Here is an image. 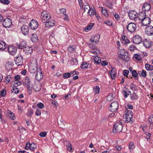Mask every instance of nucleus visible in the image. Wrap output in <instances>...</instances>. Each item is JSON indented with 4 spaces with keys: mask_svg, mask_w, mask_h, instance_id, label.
I'll list each match as a JSON object with an SVG mask.
<instances>
[{
    "mask_svg": "<svg viewBox=\"0 0 153 153\" xmlns=\"http://www.w3.org/2000/svg\"><path fill=\"white\" fill-rule=\"evenodd\" d=\"M128 15L130 19L134 20L137 23L138 22V20L139 19H140L141 16H142L143 15V12H140L137 16V14L136 11L131 10L128 13Z\"/></svg>",
    "mask_w": 153,
    "mask_h": 153,
    "instance_id": "f257e3e1",
    "label": "nucleus"
},
{
    "mask_svg": "<svg viewBox=\"0 0 153 153\" xmlns=\"http://www.w3.org/2000/svg\"><path fill=\"white\" fill-rule=\"evenodd\" d=\"M145 14V12H143V15L141 16L140 19H139L138 20V22L137 23H141L143 25L146 26L150 23V19L149 17H146Z\"/></svg>",
    "mask_w": 153,
    "mask_h": 153,
    "instance_id": "f03ea898",
    "label": "nucleus"
},
{
    "mask_svg": "<svg viewBox=\"0 0 153 153\" xmlns=\"http://www.w3.org/2000/svg\"><path fill=\"white\" fill-rule=\"evenodd\" d=\"M37 69V61L36 59H34L31 62L29 67V70L32 73H35Z\"/></svg>",
    "mask_w": 153,
    "mask_h": 153,
    "instance_id": "7ed1b4c3",
    "label": "nucleus"
},
{
    "mask_svg": "<svg viewBox=\"0 0 153 153\" xmlns=\"http://www.w3.org/2000/svg\"><path fill=\"white\" fill-rule=\"evenodd\" d=\"M125 53V50L124 49L119 50L118 52L119 58L123 61L127 62L129 59L127 55H126Z\"/></svg>",
    "mask_w": 153,
    "mask_h": 153,
    "instance_id": "20e7f679",
    "label": "nucleus"
},
{
    "mask_svg": "<svg viewBox=\"0 0 153 153\" xmlns=\"http://www.w3.org/2000/svg\"><path fill=\"white\" fill-rule=\"evenodd\" d=\"M51 17L50 14L47 11H44L41 13V18L43 23H45L46 21L50 19Z\"/></svg>",
    "mask_w": 153,
    "mask_h": 153,
    "instance_id": "39448f33",
    "label": "nucleus"
},
{
    "mask_svg": "<svg viewBox=\"0 0 153 153\" xmlns=\"http://www.w3.org/2000/svg\"><path fill=\"white\" fill-rule=\"evenodd\" d=\"M133 115V113L130 110L126 111V114L123 116V117L126 119L125 121L126 123L132 121Z\"/></svg>",
    "mask_w": 153,
    "mask_h": 153,
    "instance_id": "423d86ee",
    "label": "nucleus"
},
{
    "mask_svg": "<svg viewBox=\"0 0 153 153\" xmlns=\"http://www.w3.org/2000/svg\"><path fill=\"white\" fill-rule=\"evenodd\" d=\"M123 128V126L119 123H116L114 126L113 131L114 133L121 132Z\"/></svg>",
    "mask_w": 153,
    "mask_h": 153,
    "instance_id": "0eeeda50",
    "label": "nucleus"
},
{
    "mask_svg": "<svg viewBox=\"0 0 153 153\" xmlns=\"http://www.w3.org/2000/svg\"><path fill=\"white\" fill-rule=\"evenodd\" d=\"M137 28L136 25L133 22H130L128 25L127 29L128 32L132 33L135 31Z\"/></svg>",
    "mask_w": 153,
    "mask_h": 153,
    "instance_id": "6e6552de",
    "label": "nucleus"
},
{
    "mask_svg": "<svg viewBox=\"0 0 153 153\" xmlns=\"http://www.w3.org/2000/svg\"><path fill=\"white\" fill-rule=\"evenodd\" d=\"M12 25V22L11 20L7 18L3 21V25L6 28H9Z\"/></svg>",
    "mask_w": 153,
    "mask_h": 153,
    "instance_id": "1a4fd4ad",
    "label": "nucleus"
},
{
    "mask_svg": "<svg viewBox=\"0 0 153 153\" xmlns=\"http://www.w3.org/2000/svg\"><path fill=\"white\" fill-rule=\"evenodd\" d=\"M118 103L117 102H114L111 104L109 107L110 110L112 112H114L118 109Z\"/></svg>",
    "mask_w": 153,
    "mask_h": 153,
    "instance_id": "9d476101",
    "label": "nucleus"
},
{
    "mask_svg": "<svg viewBox=\"0 0 153 153\" xmlns=\"http://www.w3.org/2000/svg\"><path fill=\"white\" fill-rule=\"evenodd\" d=\"M145 33L148 36H152L153 35V27L150 26L146 27L145 29Z\"/></svg>",
    "mask_w": 153,
    "mask_h": 153,
    "instance_id": "9b49d317",
    "label": "nucleus"
},
{
    "mask_svg": "<svg viewBox=\"0 0 153 153\" xmlns=\"http://www.w3.org/2000/svg\"><path fill=\"white\" fill-rule=\"evenodd\" d=\"M29 26L31 29L35 30L38 27V23L36 21L32 20L29 24Z\"/></svg>",
    "mask_w": 153,
    "mask_h": 153,
    "instance_id": "f8f14e48",
    "label": "nucleus"
},
{
    "mask_svg": "<svg viewBox=\"0 0 153 153\" xmlns=\"http://www.w3.org/2000/svg\"><path fill=\"white\" fill-rule=\"evenodd\" d=\"M8 51L10 54L13 55L16 52L17 48L11 45L8 47Z\"/></svg>",
    "mask_w": 153,
    "mask_h": 153,
    "instance_id": "ddd939ff",
    "label": "nucleus"
},
{
    "mask_svg": "<svg viewBox=\"0 0 153 153\" xmlns=\"http://www.w3.org/2000/svg\"><path fill=\"white\" fill-rule=\"evenodd\" d=\"M152 44V42L149 39H145L143 41V45L146 48H149Z\"/></svg>",
    "mask_w": 153,
    "mask_h": 153,
    "instance_id": "4468645a",
    "label": "nucleus"
},
{
    "mask_svg": "<svg viewBox=\"0 0 153 153\" xmlns=\"http://www.w3.org/2000/svg\"><path fill=\"white\" fill-rule=\"evenodd\" d=\"M142 38L138 35H135L133 38V42L136 44H139L142 42Z\"/></svg>",
    "mask_w": 153,
    "mask_h": 153,
    "instance_id": "2eb2a0df",
    "label": "nucleus"
},
{
    "mask_svg": "<svg viewBox=\"0 0 153 153\" xmlns=\"http://www.w3.org/2000/svg\"><path fill=\"white\" fill-rule=\"evenodd\" d=\"M21 30L24 35H27L29 33V28L27 26L24 25L21 27Z\"/></svg>",
    "mask_w": 153,
    "mask_h": 153,
    "instance_id": "dca6fc26",
    "label": "nucleus"
},
{
    "mask_svg": "<svg viewBox=\"0 0 153 153\" xmlns=\"http://www.w3.org/2000/svg\"><path fill=\"white\" fill-rule=\"evenodd\" d=\"M23 84L24 85L27 86V87L29 88H32L31 82L28 77H26L23 83Z\"/></svg>",
    "mask_w": 153,
    "mask_h": 153,
    "instance_id": "f3484780",
    "label": "nucleus"
},
{
    "mask_svg": "<svg viewBox=\"0 0 153 153\" xmlns=\"http://www.w3.org/2000/svg\"><path fill=\"white\" fill-rule=\"evenodd\" d=\"M100 36L98 35H95L92 37L90 41L94 44H97L99 41Z\"/></svg>",
    "mask_w": 153,
    "mask_h": 153,
    "instance_id": "a211bd4d",
    "label": "nucleus"
},
{
    "mask_svg": "<svg viewBox=\"0 0 153 153\" xmlns=\"http://www.w3.org/2000/svg\"><path fill=\"white\" fill-rule=\"evenodd\" d=\"M23 51L26 55H29L33 52V49L31 47L27 46L24 48Z\"/></svg>",
    "mask_w": 153,
    "mask_h": 153,
    "instance_id": "6ab92c4d",
    "label": "nucleus"
},
{
    "mask_svg": "<svg viewBox=\"0 0 153 153\" xmlns=\"http://www.w3.org/2000/svg\"><path fill=\"white\" fill-rule=\"evenodd\" d=\"M90 52L91 53L93 54L98 55L100 54V51L96 47L94 46L90 50Z\"/></svg>",
    "mask_w": 153,
    "mask_h": 153,
    "instance_id": "aec40b11",
    "label": "nucleus"
},
{
    "mask_svg": "<svg viewBox=\"0 0 153 153\" xmlns=\"http://www.w3.org/2000/svg\"><path fill=\"white\" fill-rule=\"evenodd\" d=\"M26 42L24 41H22L19 43L16 44V45L19 49H24L25 47H26Z\"/></svg>",
    "mask_w": 153,
    "mask_h": 153,
    "instance_id": "412c9836",
    "label": "nucleus"
},
{
    "mask_svg": "<svg viewBox=\"0 0 153 153\" xmlns=\"http://www.w3.org/2000/svg\"><path fill=\"white\" fill-rule=\"evenodd\" d=\"M46 23L45 25L46 27H52L55 25V22L53 20H48L47 21H46Z\"/></svg>",
    "mask_w": 153,
    "mask_h": 153,
    "instance_id": "4be33fe9",
    "label": "nucleus"
},
{
    "mask_svg": "<svg viewBox=\"0 0 153 153\" xmlns=\"http://www.w3.org/2000/svg\"><path fill=\"white\" fill-rule=\"evenodd\" d=\"M43 77V75L42 72H37L35 75L36 79L38 81L41 80Z\"/></svg>",
    "mask_w": 153,
    "mask_h": 153,
    "instance_id": "5701e85b",
    "label": "nucleus"
},
{
    "mask_svg": "<svg viewBox=\"0 0 153 153\" xmlns=\"http://www.w3.org/2000/svg\"><path fill=\"white\" fill-rule=\"evenodd\" d=\"M151 6L150 4L146 3L143 5L142 9L143 10L145 11H149L151 9Z\"/></svg>",
    "mask_w": 153,
    "mask_h": 153,
    "instance_id": "b1692460",
    "label": "nucleus"
},
{
    "mask_svg": "<svg viewBox=\"0 0 153 153\" xmlns=\"http://www.w3.org/2000/svg\"><path fill=\"white\" fill-rule=\"evenodd\" d=\"M30 38L31 41L33 42L36 43L38 41V37L36 34L33 33L32 34Z\"/></svg>",
    "mask_w": 153,
    "mask_h": 153,
    "instance_id": "393cba45",
    "label": "nucleus"
},
{
    "mask_svg": "<svg viewBox=\"0 0 153 153\" xmlns=\"http://www.w3.org/2000/svg\"><path fill=\"white\" fill-rule=\"evenodd\" d=\"M7 47V45L5 42L3 41H0V50H4Z\"/></svg>",
    "mask_w": 153,
    "mask_h": 153,
    "instance_id": "a878e982",
    "label": "nucleus"
},
{
    "mask_svg": "<svg viewBox=\"0 0 153 153\" xmlns=\"http://www.w3.org/2000/svg\"><path fill=\"white\" fill-rule=\"evenodd\" d=\"M89 64L87 62H83L80 66V68L83 69H87L89 67Z\"/></svg>",
    "mask_w": 153,
    "mask_h": 153,
    "instance_id": "bb28decb",
    "label": "nucleus"
},
{
    "mask_svg": "<svg viewBox=\"0 0 153 153\" xmlns=\"http://www.w3.org/2000/svg\"><path fill=\"white\" fill-rule=\"evenodd\" d=\"M122 42L124 44H128L130 41L128 39L127 37L125 36H122Z\"/></svg>",
    "mask_w": 153,
    "mask_h": 153,
    "instance_id": "cd10ccee",
    "label": "nucleus"
},
{
    "mask_svg": "<svg viewBox=\"0 0 153 153\" xmlns=\"http://www.w3.org/2000/svg\"><path fill=\"white\" fill-rule=\"evenodd\" d=\"M148 120L150 123V128H153V114L149 116V117Z\"/></svg>",
    "mask_w": 153,
    "mask_h": 153,
    "instance_id": "c85d7f7f",
    "label": "nucleus"
},
{
    "mask_svg": "<svg viewBox=\"0 0 153 153\" xmlns=\"http://www.w3.org/2000/svg\"><path fill=\"white\" fill-rule=\"evenodd\" d=\"M115 69L114 67H111V69L110 72V75L112 79H114L115 77L116 74L115 72Z\"/></svg>",
    "mask_w": 153,
    "mask_h": 153,
    "instance_id": "c756f323",
    "label": "nucleus"
},
{
    "mask_svg": "<svg viewBox=\"0 0 153 153\" xmlns=\"http://www.w3.org/2000/svg\"><path fill=\"white\" fill-rule=\"evenodd\" d=\"M94 25V24L93 23H91L87 26L85 27L84 29V30L86 32H88L93 27Z\"/></svg>",
    "mask_w": 153,
    "mask_h": 153,
    "instance_id": "7c9ffc66",
    "label": "nucleus"
},
{
    "mask_svg": "<svg viewBox=\"0 0 153 153\" xmlns=\"http://www.w3.org/2000/svg\"><path fill=\"white\" fill-rule=\"evenodd\" d=\"M145 68L148 71H152L153 70V66L152 65L148 64H146Z\"/></svg>",
    "mask_w": 153,
    "mask_h": 153,
    "instance_id": "2f4dec72",
    "label": "nucleus"
},
{
    "mask_svg": "<svg viewBox=\"0 0 153 153\" xmlns=\"http://www.w3.org/2000/svg\"><path fill=\"white\" fill-rule=\"evenodd\" d=\"M129 149L130 152H132L134 148V145L133 142H130L129 143Z\"/></svg>",
    "mask_w": 153,
    "mask_h": 153,
    "instance_id": "473e14b6",
    "label": "nucleus"
},
{
    "mask_svg": "<svg viewBox=\"0 0 153 153\" xmlns=\"http://www.w3.org/2000/svg\"><path fill=\"white\" fill-rule=\"evenodd\" d=\"M130 88L133 91H135L137 89V86L136 85L131 83L130 85Z\"/></svg>",
    "mask_w": 153,
    "mask_h": 153,
    "instance_id": "72a5a7b5",
    "label": "nucleus"
},
{
    "mask_svg": "<svg viewBox=\"0 0 153 153\" xmlns=\"http://www.w3.org/2000/svg\"><path fill=\"white\" fill-rule=\"evenodd\" d=\"M13 76L11 75H8L5 77V80L7 82L6 83L9 82L11 80L13 79Z\"/></svg>",
    "mask_w": 153,
    "mask_h": 153,
    "instance_id": "f704fd0d",
    "label": "nucleus"
},
{
    "mask_svg": "<svg viewBox=\"0 0 153 153\" xmlns=\"http://www.w3.org/2000/svg\"><path fill=\"white\" fill-rule=\"evenodd\" d=\"M36 145L34 143L30 144V149L32 151H34L37 148Z\"/></svg>",
    "mask_w": 153,
    "mask_h": 153,
    "instance_id": "c9c22d12",
    "label": "nucleus"
},
{
    "mask_svg": "<svg viewBox=\"0 0 153 153\" xmlns=\"http://www.w3.org/2000/svg\"><path fill=\"white\" fill-rule=\"evenodd\" d=\"M88 13H89V14L90 16L93 15L95 13V10L94 8H90L88 11Z\"/></svg>",
    "mask_w": 153,
    "mask_h": 153,
    "instance_id": "e433bc0d",
    "label": "nucleus"
},
{
    "mask_svg": "<svg viewBox=\"0 0 153 153\" xmlns=\"http://www.w3.org/2000/svg\"><path fill=\"white\" fill-rule=\"evenodd\" d=\"M137 98L138 96L134 92L131 95V100H137Z\"/></svg>",
    "mask_w": 153,
    "mask_h": 153,
    "instance_id": "4c0bfd02",
    "label": "nucleus"
},
{
    "mask_svg": "<svg viewBox=\"0 0 153 153\" xmlns=\"http://www.w3.org/2000/svg\"><path fill=\"white\" fill-rule=\"evenodd\" d=\"M60 12L61 14L65 15V17L64 19L65 20H66L67 19L66 9L63 8L61 9L60 10Z\"/></svg>",
    "mask_w": 153,
    "mask_h": 153,
    "instance_id": "58836bf2",
    "label": "nucleus"
},
{
    "mask_svg": "<svg viewBox=\"0 0 153 153\" xmlns=\"http://www.w3.org/2000/svg\"><path fill=\"white\" fill-rule=\"evenodd\" d=\"M94 61L97 64H99L101 62V58L98 56L94 57Z\"/></svg>",
    "mask_w": 153,
    "mask_h": 153,
    "instance_id": "ea45409f",
    "label": "nucleus"
},
{
    "mask_svg": "<svg viewBox=\"0 0 153 153\" xmlns=\"http://www.w3.org/2000/svg\"><path fill=\"white\" fill-rule=\"evenodd\" d=\"M13 81L14 83V87H17L21 84V82L19 80H13Z\"/></svg>",
    "mask_w": 153,
    "mask_h": 153,
    "instance_id": "a19ab883",
    "label": "nucleus"
},
{
    "mask_svg": "<svg viewBox=\"0 0 153 153\" xmlns=\"http://www.w3.org/2000/svg\"><path fill=\"white\" fill-rule=\"evenodd\" d=\"M135 58L138 60H140L142 58V54H136L134 55Z\"/></svg>",
    "mask_w": 153,
    "mask_h": 153,
    "instance_id": "79ce46f5",
    "label": "nucleus"
},
{
    "mask_svg": "<svg viewBox=\"0 0 153 153\" xmlns=\"http://www.w3.org/2000/svg\"><path fill=\"white\" fill-rule=\"evenodd\" d=\"M22 57L21 56L17 57H16L15 61L16 63H21L22 61Z\"/></svg>",
    "mask_w": 153,
    "mask_h": 153,
    "instance_id": "37998d69",
    "label": "nucleus"
},
{
    "mask_svg": "<svg viewBox=\"0 0 153 153\" xmlns=\"http://www.w3.org/2000/svg\"><path fill=\"white\" fill-rule=\"evenodd\" d=\"M94 91L95 92V94H98L100 91V88L98 86H95L94 88Z\"/></svg>",
    "mask_w": 153,
    "mask_h": 153,
    "instance_id": "c03bdc74",
    "label": "nucleus"
},
{
    "mask_svg": "<svg viewBox=\"0 0 153 153\" xmlns=\"http://www.w3.org/2000/svg\"><path fill=\"white\" fill-rule=\"evenodd\" d=\"M71 63L74 65H76L78 64V60L76 58H73L71 61Z\"/></svg>",
    "mask_w": 153,
    "mask_h": 153,
    "instance_id": "a18cd8bd",
    "label": "nucleus"
},
{
    "mask_svg": "<svg viewBox=\"0 0 153 153\" xmlns=\"http://www.w3.org/2000/svg\"><path fill=\"white\" fill-rule=\"evenodd\" d=\"M13 90H12V92L15 94L19 92V88H16V87H14L13 89Z\"/></svg>",
    "mask_w": 153,
    "mask_h": 153,
    "instance_id": "49530a36",
    "label": "nucleus"
},
{
    "mask_svg": "<svg viewBox=\"0 0 153 153\" xmlns=\"http://www.w3.org/2000/svg\"><path fill=\"white\" fill-rule=\"evenodd\" d=\"M101 12L102 14L106 16H107L108 15V14L106 10L103 9L102 8Z\"/></svg>",
    "mask_w": 153,
    "mask_h": 153,
    "instance_id": "de8ad7c7",
    "label": "nucleus"
},
{
    "mask_svg": "<svg viewBox=\"0 0 153 153\" xmlns=\"http://www.w3.org/2000/svg\"><path fill=\"white\" fill-rule=\"evenodd\" d=\"M33 88L36 91H38L40 90V87L39 85H34Z\"/></svg>",
    "mask_w": 153,
    "mask_h": 153,
    "instance_id": "09e8293b",
    "label": "nucleus"
},
{
    "mask_svg": "<svg viewBox=\"0 0 153 153\" xmlns=\"http://www.w3.org/2000/svg\"><path fill=\"white\" fill-rule=\"evenodd\" d=\"M146 76V71L144 70H143L142 71L141 74L140 75V76H143L145 77Z\"/></svg>",
    "mask_w": 153,
    "mask_h": 153,
    "instance_id": "8fccbe9b",
    "label": "nucleus"
},
{
    "mask_svg": "<svg viewBox=\"0 0 153 153\" xmlns=\"http://www.w3.org/2000/svg\"><path fill=\"white\" fill-rule=\"evenodd\" d=\"M90 8H91L89 5L88 4L86 3V4L85 5V7H84V10L85 12L88 10H88L90 9Z\"/></svg>",
    "mask_w": 153,
    "mask_h": 153,
    "instance_id": "3c124183",
    "label": "nucleus"
},
{
    "mask_svg": "<svg viewBox=\"0 0 153 153\" xmlns=\"http://www.w3.org/2000/svg\"><path fill=\"white\" fill-rule=\"evenodd\" d=\"M71 73L72 76H74L75 75H78L79 74V72H76L75 70L71 71Z\"/></svg>",
    "mask_w": 153,
    "mask_h": 153,
    "instance_id": "603ef678",
    "label": "nucleus"
},
{
    "mask_svg": "<svg viewBox=\"0 0 153 153\" xmlns=\"http://www.w3.org/2000/svg\"><path fill=\"white\" fill-rule=\"evenodd\" d=\"M104 23L105 24L108 26L111 25H112V22L108 20L104 21Z\"/></svg>",
    "mask_w": 153,
    "mask_h": 153,
    "instance_id": "864d4df0",
    "label": "nucleus"
},
{
    "mask_svg": "<svg viewBox=\"0 0 153 153\" xmlns=\"http://www.w3.org/2000/svg\"><path fill=\"white\" fill-rule=\"evenodd\" d=\"M33 113V110H30L28 111L27 113V115L28 116H30Z\"/></svg>",
    "mask_w": 153,
    "mask_h": 153,
    "instance_id": "5fc2aeb1",
    "label": "nucleus"
},
{
    "mask_svg": "<svg viewBox=\"0 0 153 153\" xmlns=\"http://www.w3.org/2000/svg\"><path fill=\"white\" fill-rule=\"evenodd\" d=\"M131 73L132 75L134 77H137L138 76V74L135 70H134L132 71Z\"/></svg>",
    "mask_w": 153,
    "mask_h": 153,
    "instance_id": "6e6d98bb",
    "label": "nucleus"
},
{
    "mask_svg": "<svg viewBox=\"0 0 153 153\" xmlns=\"http://www.w3.org/2000/svg\"><path fill=\"white\" fill-rule=\"evenodd\" d=\"M129 71L128 70H124L123 71V75L125 76H126L127 77V76L129 74Z\"/></svg>",
    "mask_w": 153,
    "mask_h": 153,
    "instance_id": "4d7b16f0",
    "label": "nucleus"
},
{
    "mask_svg": "<svg viewBox=\"0 0 153 153\" xmlns=\"http://www.w3.org/2000/svg\"><path fill=\"white\" fill-rule=\"evenodd\" d=\"M68 50L70 52H73L74 51V48L72 46L69 47L68 49Z\"/></svg>",
    "mask_w": 153,
    "mask_h": 153,
    "instance_id": "13d9d810",
    "label": "nucleus"
},
{
    "mask_svg": "<svg viewBox=\"0 0 153 153\" xmlns=\"http://www.w3.org/2000/svg\"><path fill=\"white\" fill-rule=\"evenodd\" d=\"M47 132L46 131L41 132L39 135L42 137H45L47 135Z\"/></svg>",
    "mask_w": 153,
    "mask_h": 153,
    "instance_id": "bf43d9fd",
    "label": "nucleus"
},
{
    "mask_svg": "<svg viewBox=\"0 0 153 153\" xmlns=\"http://www.w3.org/2000/svg\"><path fill=\"white\" fill-rule=\"evenodd\" d=\"M35 114L36 116H40L41 114V110L39 109H37L36 111Z\"/></svg>",
    "mask_w": 153,
    "mask_h": 153,
    "instance_id": "052dcab7",
    "label": "nucleus"
},
{
    "mask_svg": "<svg viewBox=\"0 0 153 153\" xmlns=\"http://www.w3.org/2000/svg\"><path fill=\"white\" fill-rule=\"evenodd\" d=\"M10 117L11 120H13L15 119V117L13 113L10 112Z\"/></svg>",
    "mask_w": 153,
    "mask_h": 153,
    "instance_id": "680f3d73",
    "label": "nucleus"
},
{
    "mask_svg": "<svg viewBox=\"0 0 153 153\" xmlns=\"http://www.w3.org/2000/svg\"><path fill=\"white\" fill-rule=\"evenodd\" d=\"M1 2L5 4H8L9 3L10 1L8 0H0Z\"/></svg>",
    "mask_w": 153,
    "mask_h": 153,
    "instance_id": "e2e57ef3",
    "label": "nucleus"
},
{
    "mask_svg": "<svg viewBox=\"0 0 153 153\" xmlns=\"http://www.w3.org/2000/svg\"><path fill=\"white\" fill-rule=\"evenodd\" d=\"M6 94V91L5 90L3 89L1 91V95L2 97H5Z\"/></svg>",
    "mask_w": 153,
    "mask_h": 153,
    "instance_id": "0e129e2a",
    "label": "nucleus"
},
{
    "mask_svg": "<svg viewBox=\"0 0 153 153\" xmlns=\"http://www.w3.org/2000/svg\"><path fill=\"white\" fill-rule=\"evenodd\" d=\"M145 134L146 135V138L148 140V139H149L150 138L151 136V134L150 133L146 132L145 133Z\"/></svg>",
    "mask_w": 153,
    "mask_h": 153,
    "instance_id": "69168bd1",
    "label": "nucleus"
},
{
    "mask_svg": "<svg viewBox=\"0 0 153 153\" xmlns=\"http://www.w3.org/2000/svg\"><path fill=\"white\" fill-rule=\"evenodd\" d=\"M37 106L39 108H42L44 107V105L43 103H38Z\"/></svg>",
    "mask_w": 153,
    "mask_h": 153,
    "instance_id": "338daca9",
    "label": "nucleus"
},
{
    "mask_svg": "<svg viewBox=\"0 0 153 153\" xmlns=\"http://www.w3.org/2000/svg\"><path fill=\"white\" fill-rule=\"evenodd\" d=\"M114 16L116 20L119 21L120 19V17L119 15L117 13H115L114 15Z\"/></svg>",
    "mask_w": 153,
    "mask_h": 153,
    "instance_id": "774afa93",
    "label": "nucleus"
}]
</instances>
